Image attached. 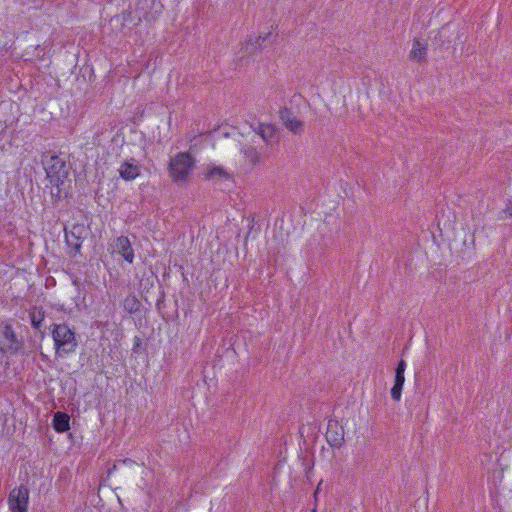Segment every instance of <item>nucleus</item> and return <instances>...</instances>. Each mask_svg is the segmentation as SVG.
Instances as JSON below:
<instances>
[{"label":"nucleus","mask_w":512,"mask_h":512,"mask_svg":"<svg viewBox=\"0 0 512 512\" xmlns=\"http://www.w3.org/2000/svg\"><path fill=\"white\" fill-rule=\"evenodd\" d=\"M241 152L244 157L250 162L251 165L255 166L262 162V155L258 149L253 145H244L241 148Z\"/></svg>","instance_id":"nucleus-13"},{"label":"nucleus","mask_w":512,"mask_h":512,"mask_svg":"<svg viewBox=\"0 0 512 512\" xmlns=\"http://www.w3.org/2000/svg\"><path fill=\"white\" fill-rule=\"evenodd\" d=\"M279 118L290 132L300 134L303 131L304 122L299 120L290 108L284 107L280 109Z\"/></svg>","instance_id":"nucleus-7"},{"label":"nucleus","mask_w":512,"mask_h":512,"mask_svg":"<svg viewBox=\"0 0 512 512\" xmlns=\"http://www.w3.org/2000/svg\"><path fill=\"white\" fill-rule=\"evenodd\" d=\"M75 230H80V228L79 227H74V229L68 234L72 241H76V238L80 237L79 235L76 234Z\"/></svg>","instance_id":"nucleus-24"},{"label":"nucleus","mask_w":512,"mask_h":512,"mask_svg":"<svg viewBox=\"0 0 512 512\" xmlns=\"http://www.w3.org/2000/svg\"><path fill=\"white\" fill-rule=\"evenodd\" d=\"M255 132L260 135L267 146L278 142L277 127L271 123H260Z\"/></svg>","instance_id":"nucleus-9"},{"label":"nucleus","mask_w":512,"mask_h":512,"mask_svg":"<svg viewBox=\"0 0 512 512\" xmlns=\"http://www.w3.org/2000/svg\"><path fill=\"white\" fill-rule=\"evenodd\" d=\"M405 382L404 373L395 372L394 384L403 386Z\"/></svg>","instance_id":"nucleus-22"},{"label":"nucleus","mask_w":512,"mask_h":512,"mask_svg":"<svg viewBox=\"0 0 512 512\" xmlns=\"http://www.w3.org/2000/svg\"><path fill=\"white\" fill-rule=\"evenodd\" d=\"M52 337L58 356L62 357L75 351L77 347L75 332L68 325L53 324Z\"/></svg>","instance_id":"nucleus-3"},{"label":"nucleus","mask_w":512,"mask_h":512,"mask_svg":"<svg viewBox=\"0 0 512 512\" xmlns=\"http://www.w3.org/2000/svg\"><path fill=\"white\" fill-rule=\"evenodd\" d=\"M205 177L209 180L230 179L231 175L221 166H213L208 169Z\"/></svg>","instance_id":"nucleus-16"},{"label":"nucleus","mask_w":512,"mask_h":512,"mask_svg":"<svg viewBox=\"0 0 512 512\" xmlns=\"http://www.w3.org/2000/svg\"><path fill=\"white\" fill-rule=\"evenodd\" d=\"M24 346L22 338H19L13 326L0 321V352L16 354Z\"/></svg>","instance_id":"nucleus-4"},{"label":"nucleus","mask_w":512,"mask_h":512,"mask_svg":"<svg viewBox=\"0 0 512 512\" xmlns=\"http://www.w3.org/2000/svg\"><path fill=\"white\" fill-rule=\"evenodd\" d=\"M120 177L125 181H132L140 175V167L134 158L124 161L118 169Z\"/></svg>","instance_id":"nucleus-10"},{"label":"nucleus","mask_w":512,"mask_h":512,"mask_svg":"<svg viewBox=\"0 0 512 512\" xmlns=\"http://www.w3.org/2000/svg\"><path fill=\"white\" fill-rule=\"evenodd\" d=\"M134 462L129 459V458H126V459H121V460H118L116 461L113 466L111 468H109L108 470V474L110 475L113 471H115L117 469V467L119 465H123V464H133Z\"/></svg>","instance_id":"nucleus-21"},{"label":"nucleus","mask_w":512,"mask_h":512,"mask_svg":"<svg viewBox=\"0 0 512 512\" xmlns=\"http://www.w3.org/2000/svg\"><path fill=\"white\" fill-rule=\"evenodd\" d=\"M403 386L401 385H393L391 388V397L394 401H399L401 399V392H402Z\"/></svg>","instance_id":"nucleus-20"},{"label":"nucleus","mask_w":512,"mask_h":512,"mask_svg":"<svg viewBox=\"0 0 512 512\" xmlns=\"http://www.w3.org/2000/svg\"><path fill=\"white\" fill-rule=\"evenodd\" d=\"M319 484H321V482ZM318 486H320V485H318ZM318 492H319V487H317L316 491L314 492V498L315 499H317Z\"/></svg>","instance_id":"nucleus-26"},{"label":"nucleus","mask_w":512,"mask_h":512,"mask_svg":"<svg viewBox=\"0 0 512 512\" xmlns=\"http://www.w3.org/2000/svg\"><path fill=\"white\" fill-rule=\"evenodd\" d=\"M311 512H316V508L312 509V511H311Z\"/></svg>","instance_id":"nucleus-27"},{"label":"nucleus","mask_w":512,"mask_h":512,"mask_svg":"<svg viewBox=\"0 0 512 512\" xmlns=\"http://www.w3.org/2000/svg\"><path fill=\"white\" fill-rule=\"evenodd\" d=\"M195 159L189 152H179L168 164V174L177 185H185L195 166Z\"/></svg>","instance_id":"nucleus-2"},{"label":"nucleus","mask_w":512,"mask_h":512,"mask_svg":"<svg viewBox=\"0 0 512 512\" xmlns=\"http://www.w3.org/2000/svg\"><path fill=\"white\" fill-rule=\"evenodd\" d=\"M406 362L404 360H400L396 366L395 372L405 373Z\"/></svg>","instance_id":"nucleus-23"},{"label":"nucleus","mask_w":512,"mask_h":512,"mask_svg":"<svg viewBox=\"0 0 512 512\" xmlns=\"http://www.w3.org/2000/svg\"><path fill=\"white\" fill-rule=\"evenodd\" d=\"M141 303L134 294H129L123 301V308L126 312L133 314L140 310Z\"/></svg>","instance_id":"nucleus-17"},{"label":"nucleus","mask_w":512,"mask_h":512,"mask_svg":"<svg viewBox=\"0 0 512 512\" xmlns=\"http://www.w3.org/2000/svg\"><path fill=\"white\" fill-rule=\"evenodd\" d=\"M52 426L58 433H64L70 429V416L61 411H57L53 416Z\"/></svg>","instance_id":"nucleus-12"},{"label":"nucleus","mask_w":512,"mask_h":512,"mask_svg":"<svg viewBox=\"0 0 512 512\" xmlns=\"http://www.w3.org/2000/svg\"><path fill=\"white\" fill-rule=\"evenodd\" d=\"M113 252L120 254L125 261L133 263L134 261V249L127 236L121 235L114 240L112 245Z\"/></svg>","instance_id":"nucleus-8"},{"label":"nucleus","mask_w":512,"mask_h":512,"mask_svg":"<svg viewBox=\"0 0 512 512\" xmlns=\"http://www.w3.org/2000/svg\"><path fill=\"white\" fill-rule=\"evenodd\" d=\"M29 489L25 485L14 488L8 496L11 512H28Z\"/></svg>","instance_id":"nucleus-5"},{"label":"nucleus","mask_w":512,"mask_h":512,"mask_svg":"<svg viewBox=\"0 0 512 512\" xmlns=\"http://www.w3.org/2000/svg\"><path fill=\"white\" fill-rule=\"evenodd\" d=\"M326 440L332 447H341L344 442V427L334 419L327 424Z\"/></svg>","instance_id":"nucleus-6"},{"label":"nucleus","mask_w":512,"mask_h":512,"mask_svg":"<svg viewBox=\"0 0 512 512\" xmlns=\"http://www.w3.org/2000/svg\"><path fill=\"white\" fill-rule=\"evenodd\" d=\"M41 162L50 183L57 188L56 195L60 196L65 183L70 182V166L64 158L50 151L43 153Z\"/></svg>","instance_id":"nucleus-1"},{"label":"nucleus","mask_w":512,"mask_h":512,"mask_svg":"<svg viewBox=\"0 0 512 512\" xmlns=\"http://www.w3.org/2000/svg\"><path fill=\"white\" fill-rule=\"evenodd\" d=\"M501 219L512 217V197L508 199L505 208L500 212Z\"/></svg>","instance_id":"nucleus-19"},{"label":"nucleus","mask_w":512,"mask_h":512,"mask_svg":"<svg viewBox=\"0 0 512 512\" xmlns=\"http://www.w3.org/2000/svg\"><path fill=\"white\" fill-rule=\"evenodd\" d=\"M410 58L417 60L418 62L426 61L427 47L421 44L419 40L413 41L412 50L410 51Z\"/></svg>","instance_id":"nucleus-15"},{"label":"nucleus","mask_w":512,"mask_h":512,"mask_svg":"<svg viewBox=\"0 0 512 512\" xmlns=\"http://www.w3.org/2000/svg\"><path fill=\"white\" fill-rule=\"evenodd\" d=\"M66 242L68 244L69 247L73 248L75 253H80V250H81V237H77L76 238V241H72L70 239V236L68 235V233H66Z\"/></svg>","instance_id":"nucleus-18"},{"label":"nucleus","mask_w":512,"mask_h":512,"mask_svg":"<svg viewBox=\"0 0 512 512\" xmlns=\"http://www.w3.org/2000/svg\"><path fill=\"white\" fill-rule=\"evenodd\" d=\"M29 318L31 325L36 330H41L42 323L45 319V312L42 307L34 306L29 310Z\"/></svg>","instance_id":"nucleus-14"},{"label":"nucleus","mask_w":512,"mask_h":512,"mask_svg":"<svg viewBox=\"0 0 512 512\" xmlns=\"http://www.w3.org/2000/svg\"><path fill=\"white\" fill-rule=\"evenodd\" d=\"M140 343H141V339L138 336H136L134 338V347H133L134 351H136V349L140 346Z\"/></svg>","instance_id":"nucleus-25"},{"label":"nucleus","mask_w":512,"mask_h":512,"mask_svg":"<svg viewBox=\"0 0 512 512\" xmlns=\"http://www.w3.org/2000/svg\"><path fill=\"white\" fill-rule=\"evenodd\" d=\"M277 38V34H273L272 32L267 33L265 36H258L256 39H249L246 42V49L250 53L261 49L265 46V42L268 41L272 44Z\"/></svg>","instance_id":"nucleus-11"}]
</instances>
